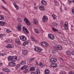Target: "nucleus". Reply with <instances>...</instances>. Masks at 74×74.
<instances>
[{"label":"nucleus","instance_id":"nucleus-1","mask_svg":"<svg viewBox=\"0 0 74 74\" xmlns=\"http://www.w3.org/2000/svg\"><path fill=\"white\" fill-rule=\"evenodd\" d=\"M54 48L55 50H61L62 49V47L60 45H56L54 46Z\"/></svg>","mask_w":74,"mask_h":74},{"label":"nucleus","instance_id":"nucleus-2","mask_svg":"<svg viewBox=\"0 0 74 74\" xmlns=\"http://www.w3.org/2000/svg\"><path fill=\"white\" fill-rule=\"evenodd\" d=\"M48 38L51 40H53L55 39V36L51 34H48Z\"/></svg>","mask_w":74,"mask_h":74},{"label":"nucleus","instance_id":"nucleus-3","mask_svg":"<svg viewBox=\"0 0 74 74\" xmlns=\"http://www.w3.org/2000/svg\"><path fill=\"white\" fill-rule=\"evenodd\" d=\"M20 40L22 41H25L27 40L26 37L24 36H21L20 38Z\"/></svg>","mask_w":74,"mask_h":74},{"label":"nucleus","instance_id":"nucleus-4","mask_svg":"<svg viewBox=\"0 0 74 74\" xmlns=\"http://www.w3.org/2000/svg\"><path fill=\"white\" fill-rule=\"evenodd\" d=\"M7 48H13L14 47V45L13 44H9L6 46Z\"/></svg>","mask_w":74,"mask_h":74},{"label":"nucleus","instance_id":"nucleus-5","mask_svg":"<svg viewBox=\"0 0 74 74\" xmlns=\"http://www.w3.org/2000/svg\"><path fill=\"white\" fill-rule=\"evenodd\" d=\"M43 22H46L48 21V17L46 16H44L42 18Z\"/></svg>","mask_w":74,"mask_h":74},{"label":"nucleus","instance_id":"nucleus-6","mask_svg":"<svg viewBox=\"0 0 74 74\" xmlns=\"http://www.w3.org/2000/svg\"><path fill=\"white\" fill-rule=\"evenodd\" d=\"M64 29H65L66 30H69L68 22H65L64 25Z\"/></svg>","mask_w":74,"mask_h":74},{"label":"nucleus","instance_id":"nucleus-7","mask_svg":"<svg viewBox=\"0 0 74 74\" xmlns=\"http://www.w3.org/2000/svg\"><path fill=\"white\" fill-rule=\"evenodd\" d=\"M24 21L26 23V24L27 25H30V23L27 18H25L24 19Z\"/></svg>","mask_w":74,"mask_h":74},{"label":"nucleus","instance_id":"nucleus-8","mask_svg":"<svg viewBox=\"0 0 74 74\" xmlns=\"http://www.w3.org/2000/svg\"><path fill=\"white\" fill-rule=\"evenodd\" d=\"M57 61V59L55 58H51L50 60V62L51 63H55Z\"/></svg>","mask_w":74,"mask_h":74},{"label":"nucleus","instance_id":"nucleus-9","mask_svg":"<svg viewBox=\"0 0 74 74\" xmlns=\"http://www.w3.org/2000/svg\"><path fill=\"white\" fill-rule=\"evenodd\" d=\"M23 31L25 33H27V34H29V32L27 29L25 27H23Z\"/></svg>","mask_w":74,"mask_h":74},{"label":"nucleus","instance_id":"nucleus-10","mask_svg":"<svg viewBox=\"0 0 74 74\" xmlns=\"http://www.w3.org/2000/svg\"><path fill=\"white\" fill-rule=\"evenodd\" d=\"M8 65L10 67H14L15 65V63L13 62H10L9 63Z\"/></svg>","mask_w":74,"mask_h":74},{"label":"nucleus","instance_id":"nucleus-11","mask_svg":"<svg viewBox=\"0 0 74 74\" xmlns=\"http://www.w3.org/2000/svg\"><path fill=\"white\" fill-rule=\"evenodd\" d=\"M41 44L42 46H43L44 47H48L49 45L48 43L44 42H41Z\"/></svg>","mask_w":74,"mask_h":74},{"label":"nucleus","instance_id":"nucleus-12","mask_svg":"<svg viewBox=\"0 0 74 74\" xmlns=\"http://www.w3.org/2000/svg\"><path fill=\"white\" fill-rule=\"evenodd\" d=\"M2 70L4 72H5V73H9V72H10V70L8 69H3Z\"/></svg>","mask_w":74,"mask_h":74},{"label":"nucleus","instance_id":"nucleus-13","mask_svg":"<svg viewBox=\"0 0 74 74\" xmlns=\"http://www.w3.org/2000/svg\"><path fill=\"white\" fill-rule=\"evenodd\" d=\"M13 61L12 62H15L17 60V57L16 56H12Z\"/></svg>","mask_w":74,"mask_h":74},{"label":"nucleus","instance_id":"nucleus-14","mask_svg":"<svg viewBox=\"0 0 74 74\" xmlns=\"http://www.w3.org/2000/svg\"><path fill=\"white\" fill-rule=\"evenodd\" d=\"M39 8L40 10L41 11H43V10H44V6L43 5H41L39 6Z\"/></svg>","mask_w":74,"mask_h":74},{"label":"nucleus","instance_id":"nucleus-15","mask_svg":"<svg viewBox=\"0 0 74 74\" xmlns=\"http://www.w3.org/2000/svg\"><path fill=\"white\" fill-rule=\"evenodd\" d=\"M22 54L24 55H26L27 54V50H24L22 51Z\"/></svg>","mask_w":74,"mask_h":74},{"label":"nucleus","instance_id":"nucleus-16","mask_svg":"<svg viewBox=\"0 0 74 74\" xmlns=\"http://www.w3.org/2000/svg\"><path fill=\"white\" fill-rule=\"evenodd\" d=\"M41 3L42 4V5H47V2L44 0L42 1Z\"/></svg>","mask_w":74,"mask_h":74},{"label":"nucleus","instance_id":"nucleus-17","mask_svg":"<svg viewBox=\"0 0 74 74\" xmlns=\"http://www.w3.org/2000/svg\"><path fill=\"white\" fill-rule=\"evenodd\" d=\"M21 25L20 24H19L18 25V30L21 31L22 30V27H21Z\"/></svg>","mask_w":74,"mask_h":74},{"label":"nucleus","instance_id":"nucleus-18","mask_svg":"<svg viewBox=\"0 0 74 74\" xmlns=\"http://www.w3.org/2000/svg\"><path fill=\"white\" fill-rule=\"evenodd\" d=\"M8 60L11 61L12 62L13 61V59L12 58V57L11 56H10L8 57Z\"/></svg>","mask_w":74,"mask_h":74},{"label":"nucleus","instance_id":"nucleus-19","mask_svg":"<svg viewBox=\"0 0 74 74\" xmlns=\"http://www.w3.org/2000/svg\"><path fill=\"white\" fill-rule=\"evenodd\" d=\"M49 70L47 69H46L45 71V74H49Z\"/></svg>","mask_w":74,"mask_h":74},{"label":"nucleus","instance_id":"nucleus-20","mask_svg":"<svg viewBox=\"0 0 74 74\" xmlns=\"http://www.w3.org/2000/svg\"><path fill=\"white\" fill-rule=\"evenodd\" d=\"M15 42L16 44H18V45H19L21 44L20 41H19V40L18 39L16 40Z\"/></svg>","mask_w":74,"mask_h":74},{"label":"nucleus","instance_id":"nucleus-21","mask_svg":"<svg viewBox=\"0 0 74 74\" xmlns=\"http://www.w3.org/2000/svg\"><path fill=\"white\" fill-rule=\"evenodd\" d=\"M30 39H31V41H32L37 42V41H36V39H35V38L33 37V36H31L30 37Z\"/></svg>","mask_w":74,"mask_h":74},{"label":"nucleus","instance_id":"nucleus-22","mask_svg":"<svg viewBox=\"0 0 74 74\" xmlns=\"http://www.w3.org/2000/svg\"><path fill=\"white\" fill-rule=\"evenodd\" d=\"M66 54L67 55H71V52L70 51H68L66 52Z\"/></svg>","mask_w":74,"mask_h":74},{"label":"nucleus","instance_id":"nucleus-23","mask_svg":"<svg viewBox=\"0 0 74 74\" xmlns=\"http://www.w3.org/2000/svg\"><path fill=\"white\" fill-rule=\"evenodd\" d=\"M51 66L52 67H57V64H51Z\"/></svg>","mask_w":74,"mask_h":74},{"label":"nucleus","instance_id":"nucleus-24","mask_svg":"<svg viewBox=\"0 0 74 74\" xmlns=\"http://www.w3.org/2000/svg\"><path fill=\"white\" fill-rule=\"evenodd\" d=\"M34 23L38 24V21L36 19H34Z\"/></svg>","mask_w":74,"mask_h":74},{"label":"nucleus","instance_id":"nucleus-25","mask_svg":"<svg viewBox=\"0 0 74 74\" xmlns=\"http://www.w3.org/2000/svg\"><path fill=\"white\" fill-rule=\"evenodd\" d=\"M5 23L3 21H0V26H4Z\"/></svg>","mask_w":74,"mask_h":74},{"label":"nucleus","instance_id":"nucleus-26","mask_svg":"<svg viewBox=\"0 0 74 74\" xmlns=\"http://www.w3.org/2000/svg\"><path fill=\"white\" fill-rule=\"evenodd\" d=\"M34 30L35 31V33H37V34L40 33V30H38L36 29H34Z\"/></svg>","mask_w":74,"mask_h":74},{"label":"nucleus","instance_id":"nucleus-27","mask_svg":"<svg viewBox=\"0 0 74 74\" xmlns=\"http://www.w3.org/2000/svg\"><path fill=\"white\" fill-rule=\"evenodd\" d=\"M27 67V65H25L23 66V67H21V70H24V69H26Z\"/></svg>","mask_w":74,"mask_h":74},{"label":"nucleus","instance_id":"nucleus-28","mask_svg":"<svg viewBox=\"0 0 74 74\" xmlns=\"http://www.w3.org/2000/svg\"><path fill=\"white\" fill-rule=\"evenodd\" d=\"M20 64L22 65H25V64H26V61H23L21 62Z\"/></svg>","mask_w":74,"mask_h":74},{"label":"nucleus","instance_id":"nucleus-29","mask_svg":"<svg viewBox=\"0 0 74 74\" xmlns=\"http://www.w3.org/2000/svg\"><path fill=\"white\" fill-rule=\"evenodd\" d=\"M35 70V68L34 67H32L30 68V71H34V70Z\"/></svg>","mask_w":74,"mask_h":74},{"label":"nucleus","instance_id":"nucleus-30","mask_svg":"<svg viewBox=\"0 0 74 74\" xmlns=\"http://www.w3.org/2000/svg\"><path fill=\"white\" fill-rule=\"evenodd\" d=\"M52 16L53 17L54 20H56V16L55 14H53L52 15Z\"/></svg>","mask_w":74,"mask_h":74},{"label":"nucleus","instance_id":"nucleus-31","mask_svg":"<svg viewBox=\"0 0 74 74\" xmlns=\"http://www.w3.org/2000/svg\"><path fill=\"white\" fill-rule=\"evenodd\" d=\"M42 50V49H41V48H40V47H38L37 52H41V51Z\"/></svg>","mask_w":74,"mask_h":74},{"label":"nucleus","instance_id":"nucleus-32","mask_svg":"<svg viewBox=\"0 0 74 74\" xmlns=\"http://www.w3.org/2000/svg\"><path fill=\"white\" fill-rule=\"evenodd\" d=\"M28 69H27L24 70L23 71V72L25 74H26V73H27V72H28Z\"/></svg>","mask_w":74,"mask_h":74},{"label":"nucleus","instance_id":"nucleus-33","mask_svg":"<svg viewBox=\"0 0 74 74\" xmlns=\"http://www.w3.org/2000/svg\"><path fill=\"white\" fill-rule=\"evenodd\" d=\"M52 25L53 26H55L56 27H57V26H58V24L56 23L55 22L53 23H52Z\"/></svg>","mask_w":74,"mask_h":74},{"label":"nucleus","instance_id":"nucleus-34","mask_svg":"<svg viewBox=\"0 0 74 74\" xmlns=\"http://www.w3.org/2000/svg\"><path fill=\"white\" fill-rule=\"evenodd\" d=\"M21 66L20 65V64H17L16 66V70H18V68H19L20 67V66Z\"/></svg>","mask_w":74,"mask_h":74},{"label":"nucleus","instance_id":"nucleus-35","mask_svg":"<svg viewBox=\"0 0 74 74\" xmlns=\"http://www.w3.org/2000/svg\"><path fill=\"white\" fill-rule=\"evenodd\" d=\"M11 41V40L9 38L7 39L5 41L6 42V43H8V42H10Z\"/></svg>","mask_w":74,"mask_h":74},{"label":"nucleus","instance_id":"nucleus-36","mask_svg":"<svg viewBox=\"0 0 74 74\" xmlns=\"http://www.w3.org/2000/svg\"><path fill=\"white\" fill-rule=\"evenodd\" d=\"M29 44V42L28 41L24 42L23 43V46H25V45H27V44Z\"/></svg>","mask_w":74,"mask_h":74},{"label":"nucleus","instance_id":"nucleus-37","mask_svg":"<svg viewBox=\"0 0 74 74\" xmlns=\"http://www.w3.org/2000/svg\"><path fill=\"white\" fill-rule=\"evenodd\" d=\"M4 16H3L0 15V20H3V19H4Z\"/></svg>","mask_w":74,"mask_h":74},{"label":"nucleus","instance_id":"nucleus-38","mask_svg":"<svg viewBox=\"0 0 74 74\" xmlns=\"http://www.w3.org/2000/svg\"><path fill=\"white\" fill-rule=\"evenodd\" d=\"M17 20L18 22H22V21H21V18H17Z\"/></svg>","mask_w":74,"mask_h":74},{"label":"nucleus","instance_id":"nucleus-39","mask_svg":"<svg viewBox=\"0 0 74 74\" xmlns=\"http://www.w3.org/2000/svg\"><path fill=\"white\" fill-rule=\"evenodd\" d=\"M6 31V32H7V33H10L12 32V31H10V30L8 29H7Z\"/></svg>","mask_w":74,"mask_h":74},{"label":"nucleus","instance_id":"nucleus-40","mask_svg":"<svg viewBox=\"0 0 74 74\" xmlns=\"http://www.w3.org/2000/svg\"><path fill=\"white\" fill-rule=\"evenodd\" d=\"M71 2L74 3V0H71V1H68V3L69 4H70L71 3Z\"/></svg>","mask_w":74,"mask_h":74},{"label":"nucleus","instance_id":"nucleus-41","mask_svg":"<svg viewBox=\"0 0 74 74\" xmlns=\"http://www.w3.org/2000/svg\"><path fill=\"white\" fill-rule=\"evenodd\" d=\"M13 4H14L15 8H16V9L17 10H18L19 9V7H18V6L17 5H16L15 6V4H14V3H13Z\"/></svg>","mask_w":74,"mask_h":74},{"label":"nucleus","instance_id":"nucleus-42","mask_svg":"<svg viewBox=\"0 0 74 74\" xmlns=\"http://www.w3.org/2000/svg\"><path fill=\"white\" fill-rule=\"evenodd\" d=\"M36 73L37 74H39L40 73V70L38 69L36 71Z\"/></svg>","mask_w":74,"mask_h":74},{"label":"nucleus","instance_id":"nucleus-43","mask_svg":"<svg viewBox=\"0 0 74 74\" xmlns=\"http://www.w3.org/2000/svg\"><path fill=\"white\" fill-rule=\"evenodd\" d=\"M4 36H5V34H2L0 35V38H3V37Z\"/></svg>","mask_w":74,"mask_h":74},{"label":"nucleus","instance_id":"nucleus-44","mask_svg":"<svg viewBox=\"0 0 74 74\" xmlns=\"http://www.w3.org/2000/svg\"><path fill=\"white\" fill-rule=\"evenodd\" d=\"M34 58H32V59H30L29 60V61L30 62H33V61L34 60Z\"/></svg>","mask_w":74,"mask_h":74},{"label":"nucleus","instance_id":"nucleus-45","mask_svg":"<svg viewBox=\"0 0 74 74\" xmlns=\"http://www.w3.org/2000/svg\"><path fill=\"white\" fill-rule=\"evenodd\" d=\"M35 51L36 52H38V47H35L34 48Z\"/></svg>","mask_w":74,"mask_h":74},{"label":"nucleus","instance_id":"nucleus-46","mask_svg":"<svg viewBox=\"0 0 74 74\" xmlns=\"http://www.w3.org/2000/svg\"><path fill=\"white\" fill-rule=\"evenodd\" d=\"M7 55V53H3L1 54V55L2 56H3L4 55Z\"/></svg>","mask_w":74,"mask_h":74},{"label":"nucleus","instance_id":"nucleus-47","mask_svg":"<svg viewBox=\"0 0 74 74\" xmlns=\"http://www.w3.org/2000/svg\"><path fill=\"white\" fill-rule=\"evenodd\" d=\"M59 3L58 2H56V3H55V5H56V6H58V5H59Z\"/></svg>","mask_w":74,"mask_h":74},{"label":"nucleus","instance_id":"nucleus-48","mask_svg":"<svg viewBox=\"0 0 74 74\" xmlns=\"http://www.w3.org/2000/svg\"><path fill=\"white\" fill-rule=\"evenodd\" d=\"M52 30H53V31H58V30L55 28H52Z\"/></svg>","mask_w":74,"mask_h":74},{"label":"nucleus","instance_id":"nucleus-49","mask_svg":"<svg viewBox=\"0 0 74 74\" xmlns=\"http://www.w3.org/2000/svg\"><path fill=\"white\" fill-rule=\"evenodd\" d=\"M69 74H74V72L72 71H70L69 72Z\"/></svg>","mask_w":74,"mask_h":74},{"label":"nucleus","instance_id":"nucleus-50","mask_svg":"<svg viewBox=\"0 0 74 74\" xmlns=\"http://www.w3.org/2000/svg\"><path fill=\"white\" fill-rule=\"evenodd\" d=\"M39 66H44V65L42 64L41 63H40L39 64Z\"/></svg>","mask_w":74,"mask_h":74},{"label":"nucleus","instance_id":"nucleus-51","mask_svg":"<svg viewBox=\"0 0 74 74\" xmlns=\"http://www.w3.org/2000/svg\"><path fill=\"white\" fill-rule=\"evenodd\" d=\"M72 12L73 14H74V9H73L72 10Z\"/></svg>","mask_w":74,"mask_h":74},{"label":"nucleus","instance_id":"nucleus-52","mask_svg":"<svg viewBox=\"0 0 74 74\" xmlns=\"http://www.w3.org/2000/svg\"><path fill=\"white\" fill-rule=\"evenodd\" d=\"M56 52L55 51V50H52V53H54Z\"/></svg>","mask_w":74,"mask_h":74},{"label":"nucleus","instance_id":"nucleus-53","mask_svg":"<svg viewBox=\"0 0 74 74\" xmlns=\"http://www.w3.org/2000/svg\"><path fill=\"white\" fill-rule=\"evenodd\" d=\"M71 54L74 56V51H73L72 52H71Z\"/></svg>","mask_w":74,"mask_h":74},{"label":"nucleus","instance_id":"nucleus-54","mask_svg":"<svg viewBox=\"0 0 74 74\" xmlns=\"http://www.w3.org/2000/svg\"><path fill=\"white\" fill-rule=\"evenodd\" d=\"M68 9H67V8L65 7L64 8V10H65V11H67V10Z\"/></svg>","mask_w":74,"mask_h":74},{"label":"nucleus","instance_id":"nucleus-55","mask_svg":"<svg viewBox=\"0 0 74 74\" xmlns=\"http://www.w3.org/2000/svg\"><path fill=\"white\" fill-rule=\"evenodd\" d=\"M35 64L36 65H38V62H37V61H36L35 62Z\"/></svg>","mask_w":74,"mask_h":74},{"label":"nucleus","instance_id":"nucleus-56","mask_svg":"<svg viewBox=\"0 0 74 74\" xmlns=\"http://www.w3.org/2000/svg\"><path fill=\"white\" fill-rule=\"evenodd\" d=\"M31 74H36V73H35L34 72H32Z\"/></svg>","mask_w":74,"mask_h":74},{"label":"nucleus","instance_id":"nucleus-57","mask_svg":"<svg viewBox=\"0 0 74 74\" xmlns=\"http://www.w3.org/2000/svg\"><path fill=\"white\" fill-rule=\"evenodd\" d=\"M3 8L4 10H7V9L5 8V7H3Z\"/></svg>","mask_w":74,"mask_h":74},{"label":"nucleus","instance_id":"nucleus-58","mask_svg":"<svg viewBox=\"0 0 74 74\" xmlns=\"http://www.w3.org/2000/svg\"><path fill=\"white\" fill-rule=\"evenodd\" d=\"M4 3V4H6V2L4 0H3V1Z\"/></svg>","mask_w":74,"mask_h":74},{"label":"nucleus","instance_id":"nucleus-59","mask_svg":"<svg viewBox=\"0 0 74 74\" xmlns=\"http://www.w3.org/2000/svg\"><path fill=\"white\" fill-rule=\"evenodd\" d=\"M54 2H55V4L56 3H57L58 2V1H57L55 0L54 1Z\"/></svg>","mask_w":74,"mask_h":74},{"label":"nucleus","instance_id":"nucleus-60","mask_svg":"<svg viewBox=\"0 0 74 74\" xmlns=\"http://www.w3.org/2000/svg\"><path fill=\"white\" fill-rule=\"evenodd\" d=\"M34 9H35V10H36V9H37V7H34Z\"/></svg>","mask_w":74,"mask_h":74},{"label":"nucleus","instance_id":"nucleus-61","mask_svg":"<svg viewBox=\"0 0 74 74\" xmlns=\"http://www.w3.org/2000/svg\"><path fill=\"white\" fill-rule=\"evenodd\" d=\"M0 74H4L3 72H0Z\"/></svg>","mask_w":74,"mask_h":74},{"label":"nucleus","instance_id":"nucleus-62","mask_svg":"<svg viewBox=\"0 0 74 74\" xmlns=\"http://www.w3.org/2000/svg\"><path fill=\"white\" fill-rule=\"evenodd\" d=\"M3 64L2 63H0V66H1V65H2Z\"/></svg>","mask_w":74,"mask_h":74},{"label":"nucleus","instance_id":"nucleus-63","mask_svg":"<svg viewBox=\"0 0 74 74\" xmlns=\"http://www.w3.org/2000/svg\"><path fill=\"white\" fill-rule=\"evenodd\" d=\"M59 59H60L61 60H63V59H62V58H60Z\"/></svg>","mask_w":74,"mask_h":74},{"label":"nucleus","instance_id":"nucleus-64","mask_svg":"<svg viewBox=\"0 0 74 74\" xmlns=\"http://www.w3.org/2000/svg\"><path fill=\"white\" fill-rule=\"evenodd\" d=\"M36 3H35L34 4V5H36Z\"/></svg>","mask_w":74,"mask_h":74}]
</instances>
